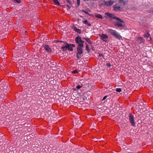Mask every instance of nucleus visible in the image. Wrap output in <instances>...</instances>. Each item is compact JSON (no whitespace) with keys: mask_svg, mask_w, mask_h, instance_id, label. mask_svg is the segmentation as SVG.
<instances>
[{"mask_svg":"<svg viewBox=\"0 0 153 153\" xmlns=\"http://www.w3.org/2000/svg\"><path fill=\"white\" fill-rule=\"evenodd\" d=\"M44 48L48 52H51V48L48 45H45Z\"/></svg>","mask_w":153,"mask_h":153,"instance_id":"1a4fd4ad","label":"nucleus"},{"mask_svg":"<svg viewBox=\"0 0 153 153\" xmlns=\"http://www.w3.org/2000/svg\"><path fill=\"white\" fill-rule=\"evenodd\" d=\"M72 28L74 29V30H75V32H76V26H75L74 25H73V26L72 27Z\"/></svg>","mask_w":153,"mask_h":153,"instance_id":"a878e982","label":"nucleus"},{"mask_svg":"<svg viewBox=\"0 0 153 153\" xmlns=\"http://www.w3.org/2000/svg\"><path fill=\"white\" fill-rule=\"evenodd\" d=\"M144 36L145 37L147 38H148L149 37L150 40H148L149 41H150L152 40L151 37L149 34L148 33L145 34L144 35Z\"/></svg>","mask_w":153,"mask_h":153,"instance_id":"f8f14e48","label":"nucleus"},{"mask_svg":"<svg viewBox=\"0 0 153 153\" xmlns=\"http://www.w3.org/2000/svg\"><path fill=\"white\" fill-rule=\"evenodd\" d=\"M68 44L67 43L65 45H63L62 47V50L63 51L66 50L68 49Z\"/></svg>","mask_w":153,"mask_h":153,"instance_id":"2eb2a0df","label":"nucleus"},{"mask_svg":"<svg viewBox=\"0 0 153 153\" xmlns=\"http://www.w3.org/2000/svg\"><path fill=\"white\" fill-rule=\"evenodd\" d=\"M99 55H100V56H102V54H99Z\"/></svg>","mask_w":153,"mask_h":153,"instance_id":"c9c22d12","label":"nucleus"},{"mask_svg":"<svg viewBox=\"0 0 153 153\" xmlns=\"http://www.w3.org/2000/svg\"><path fill=\"white\" fill-rule=\"evenodd\" d=\"M152 12H153V10H152Z\"/></svg>","mask_w":153,"mask_h":153,"instance_id":"37998d69","label":"nucleus"},{"mask_svg":"<svg viewBox=\"0 0 153 153\" xmlns=\"http://www.w3.org/2000/svg\"><path fill=\"white\" fill-rule=\"evenodd\" d=\"M86 50L88 52H89L90 51V49L89 48H88V45H87V44H86Z\"/></svg>","mask_w":153,"mask_h":153,"instance_id":"5701e85b","label":"nucleus"},{"mask_svg":"<svg viewBox=\"0 0 153 153\" xmlns=\"http://www.w3.org/2000/svg\"><path fill=\"white\" fill-rule=\"evenodd\" d=\"M105 15L107 16H108L109 17H110V18L113 19H119V20H120V18L115 16L113 14L110 13H105Z\"/></svg>","mask_w":153,"mask_h":153,"instance_id":"39448f33","label":"nucleus"},{"mask_svg":"<svg viewBox=\"0 0 153 153\" xmlns=\"http://www.w3.org/2000/svg\"><path fill=\"white\" fill-rule=\"evenodd\" d=\"M75 41L76 42V38H75Z\"/></svg>","mask_w":153,"mask_h":153,"instance_id":"e433bc0d","label":"nucleus"},{"mask_svg":"<svg viewBox=\"0 0 153 153\" xmlns=\"http://www.w3.org/2000/svg\"><path fill=\"white\" fill-rule=\"evenodd\" d=\"M1 85H2V86L1 87V88L0 87V89H6L7 88V85H6V83H4L2 84Z\"/></svg>","mask_w":153,"mask_h":153,"instance_id":"4468645a","label":"nucleus"},{"mask_svg":"<svg viewBox=\"0 0 153 153\" xmlns=\"http://www.w3.org/2000/svg\"><path fill=\"white\" fill-rule=\"evenodd\" d=\"M76 93L75 92L74 93L72 97V98L73 100H75L76 99Z\"/></svg>","mask_w":153,"mask_h":153,"instance_id":"aec40b11","label":"nucleus"},{"mask_svg":"<svg viewBox=\"0 0 153 153\" xmlns=\"http://www.w3.org/2000/svg\"><path fill=\"white\" fill-rule=\"evenodd\" d=\"M95 16L97 18L100 19H102L103 17L100 14H96L95 15Z\"/></svg>","mask_w":153,"mask_h":153,"instance_id":"a211bd4d","label":"nucleus"},{"mask_svg":"<svg viewBox=\"0 0 153 153\" xmlns=\"http://www.w3.org/2000/svg\"><path fill=\"white\" fill-rule=\"evenodd\" d=\"M147 40H148H148H150V39H149V37L148 38H147Z\"/></svg>","mask_w":153,"mask_h":153,"instance_id":"ea45409f","label":"nucleus"},{"mask_svg":"<svg viewBox=\"0 0 153 153\" xmlns=\"http://www.w3.org/2000/svg\"><path fill=\"white\" fill-rule=\"evenodd\" d=\"M14 1H15L16 2L19 3L20 2V0H14Z\"/></svg>","mask_w":153,"mask_h":153,"instance_id":"c85d7f7f","label":"nucleus"},{"mask_svg":"<svg viewBox=\"0 0 153 153\" xmlns=\"http://www.w3.org/2000/svg\"><path fill=\"white\" fill-rule=\"evenodd\" d=\"M57 42H62V41H57Z\"/></svg>","mask_w":153,"mask_h":153,"instance_id":"4c0bfd02","label":"nucleus"},{"mask_svg":"<svg viewBox=\"0 0 153 153\" xmlns=\"http://www.w3.org/2000/svg\"><path fill=\"white\" fill-rule=\"evenodd\" d=\"M86 40V41L88 42L90 44H92V42H91V41L88 38H86V39H85Z\"/></svg>","mask_w":153,"mask_h":153,"instance_id":"b1692460","label":"nucleus"},{"mask_svg":"<svg viewBox=\"0 0 153 153\" xmlns=\"http://www.w3.org/2000/svg\"><path fill=\"white\" fill-rule=\"evenodd\" d=\"M128 0H119V2L120 3H123L125 5L127 3Z\"/></svg>","mask_w":153,"mask_h":153,"instance_id":"9b49d317","label":"nucleus"},{"mask_svg":"<svg viewBox=\"0 0 153 153\" xmlns=\"http://www.w3.org/2000/svg\"><path fill=\"white\" fill-rule=\"evenodd\" d=\"M80 3V0H77V6H78L79 5Z\"/></svg>","mask_w":153,"mask_h":153,"instance_id":"bb28decb","label":"nucleus"},{"mask_svg":"<svg viewBox=\"0 0 153 153\" xmlns=\"http://www.w3.org/2000/svg\"><path fill=\"white\" fill-rule=\"evenodd\" d=\"M1 97L2 98H4V94H3V95H2L1 94Z\"/></svg>","mask_w":153,"mask_h":153,"instance_id":"2f4dec72","label":"nucleus"},{"mask_svg":"<svg viewBox=\"0 0 153 153\" xmlns=\"http://www.w3.org/2000/svg\"><path fill=\"white\" fill-rule=\"evenodd\" d=\"M109 32L113 36L117 33L115 31L112 29L109 30Z\"/></svg>","mask_w":153,"mask_h":153,"instance_id":"dca6fc26","label":"nucleus"},{"mask_svg":"<svg viewBox=\"0 0 153 153\" xmlns=\"http://www.w3.org/2000/svg\"><path fill=\"white\" fill-rule=\"evenodd\" d=\"M120 19V20H119V19H116V20L114 21V23L115 25L119 27L123 26V25L122 23H123L124 22Z\"/></svg>","mask_w":153,"mask_h":153,"instance_id":"20e7f679","label":"nucleus"},{"mask_svg":"<svg viewBox=\"0 0 153 153\" xmlns=\"http://www.w3.org/2000/svg\"><path fill=\"white\" fill-rule=\"evenodd\" d=\"M129 120L132 126H134L135 125V123L133 116L131 113L129 115Z\"/></svg>","mask_w":153,"mask_h":153,"instance_id":"423d86ee","label":"nucleus"},{"mask_svg":"<svg viewBox=\"0 0 153 153\" xmlns=\"http://www.w3.org/2000/svg\"><path fill=\"white\" fill-rule=\"evenodd\" d=\"M84 42L82 40L80 37H77V44L78 46L77 48V58H80L82 55L83 53L82 48L84 47Z\"/></svg>","mask_w":153,"mask_h":153,"instance_id":"f257e3e1","label":"nucleus"},{"mask_svg":"<svg viewBox=\"0 0 153 153\" xmlns=\"http://www.w3.org/2000/svg\"><path fill=\"white\" fill-rule=\"evenodd\" d=\"M26 31L25 30H22V32L23 33H26Z\"/></svg>","mask_w":153,"mask_h":153,"instance_id":"f704fd0d","label":"nucleus"},{"mask_svg":"<svg viewBox=\"0 0 153 153\" xmlns=\"http://www.w3.org/2000/svg\"><path fill=\"white\" fill-rule=\"evenodd\" d=\"M113 10L115 11H118L121 10V7L120 6H118L117 4L113 6Z\"/></svg>","mask_w":153,"mask_h":153,"instance_id":"0eeeda50","label":"nucleus"},{"mask_svg":"<svg viewBox=\"0 0 153 153\" xmlns=\"http://www.w3.org/2000/svg\"><path fill=\"white\" fill-rule=\"evenodd\" d=\"M116 91L117 92H120L121 91V89L120 88H117Z\"/></svg>","mask_w":153,"mask_h":153,"instance_id":"393cba45","label":"nucleus"},{"mask_svg":"<svg viewBox=\"0 0 153 153\" xmlns=\"http://www.w3.org/2000/svg\"><path fill=\"white\" fill-rule=\"evenodd\" d=\"M82 85H77V90L79 92H80V91L79 90V89H80L81 88H82Z\"/></svg>","mask_w":153,"mask_h":153,"instance_id":"4be33fe9","label":"nucleus"},{"mask_svg":"<svg viewBox=\"0 0 153 153\" xmlns=\"http://www.w3.org/2000/svg\"><path fill=\"white\" fill-rule=\"evenodd\" d=\"M101 4L104 6L109 7L112 5L114 4V2L112 0H110L108 1L102 0L101 1Z\"/></svg>","mask_w":153,"mask_h":153,"instance_id":"7ed1b4c3","label":"nucleus"},{"mask_svg":"<svg viewBox=\"0 0 153 153\" xmlns=\"http://www.w3.org/2000/svg\"><path fill=\"white\" fill-rule=\"evenodd\" d=\"M106 65L108 66L109 67H110L111 66V64L109 63H107L106 64Z\"/></svg>","mask_w":153,"mask_h":153,"instance_id":"7c9ffc66","label":"nucleus"},{"mask_svg":"<svg viewBox=\"0 0 153 153\" xmlns=\"http://www.w3.org/2000/svg\"><path fill=\"white\" fill-rule=\"evenodd\" d=\"M114 36H115L116 38H117V39H121L122 37L121 36L119 35L117 33H116L115 35H114Z\"/></svg>","mask_w":153,"mask_h":153,"instance_id":"f3484780","label":"nucleus"},{"mask_svg":"<svg viewBox=\"0 0 153 153\" xmlns=\"http://www.w3.org/2000/svg\"><path fill=\"white\" fill-rule=\"evenodd\" d=\"M83 22L84 23L87 24L89 26H90L91 25V24L88 22L87 20L83 21Z\"/></svg>","mask_w":153,"mask_h":153,"instance_id":"412c9836","label":"nucleus"},{"mask_svg":"<svg viewBox=\"0 0 153 153\" xmlns=\"http://www.w3.org/2000/svg\"><path fill=\"white\" fill-rule=\"evenodd\" d=\"M108 38V36L104 34H102L101 36V39L104 41H105V39Z\"/></svg>","mask_w":153,"mask_h":153,"instance_id":"ddd939ff","label":"nucleus"},{"mask_svg":"<svg viewBox=\"0 0 153 153\" xmlns=\"http://www.w3.org/2000/svg\"><path fill=\"white\" fill-rule=\"evenodd\" d=\"M72 73H76V70H75L74 71H72Z\"/></svg>","mask_w":153,"mask_h":153,"instance_id":"72a5a7b5","label":"nucleus"},{"mask_svg":"<svg viewBox=\"0 0 153 153\" xmlns=\"http://www.w3.org/2000/svg\"><path fill=\"white\" fill-rule=\"evenodd\" d=\"M84 1H86V0H84ZM88 0H87V1H88Z\"/></svg>","mask_w":153,"mask_h":153,"instance_id":"a19ab883","label":"nucleus"},{"mask_svg":"<svg viewBox=\"0 0 153 153\" xmlns=\"http://www.w3.org/2000/svg\"><path fill=\"white\" fill-rule=\"evenodd\" d=\"M81 30L80 29H77V33H81Z\"/></svg>","mask_w":153,"mask_h":153,"instance_id":"cd10ccee","label":"nucleus"},{"mask_svg":"<svg viewBox=\"0 0 153 153\" xmlns=\"http://www.w3.org/2000/svg\"><path fill=\"white\" fill-rule=\"evenodd\" d=\"M73 89L74 91H76V88H73Z\"/></svg>","mask_w":153,"mask_h":153,"instance_id":"58836bf2","label":"nucleus"},{"mask_svg":"<svg viewBox=\"0 0 153 153\" xmlns=\"http://www.w3.org/2000/svg\"><path fill=\"white\" fill-rule=\"evenodd\" d=\"M53 1L55 4L58 6L60 5V3L57 0H53Z\"/></svg>","mask_w":153,"mask_h":153,"instance_id":"6ab92c4d","label":"nucleus"},{"mask_svg":"<svg viewBox=\"0 0 153 153\" xmlns=\"http://www.w3.org/2000/svg\"><path fill=\"white\" fill-rule=\"evenodd\" d=\"M77 94L78 96L77 97L79 98L78 100H79L80 102H81L82 100H86L87 99V97H86V95H85V94H84L83 93L79 92L78 90H77Z\"/></svg>","mask_w":153,"mask_h":153,"instance_id":"f03ea898","label":"nucleus"},{"mask_svg":"<svg viewBox=\"0 0 153 153\" xmlns=\"http://www.w3.org/2000/svg\"><path fill=\"white\" fill-rule=\"evenodd\" d=\"M107 97L106 96H105L103 98V99H102V100H105L106 98H107Z\"/></svg>","mask_w":153,"mask_h":153,"instance_id":"473e14b6","label":"nucleus"},{"mask_svg":"<svg viewBox=\"0 0 153 153\" xmlns=\"http://www.w3.org/2000/svg\"><path fill=\"white\" fill-rule=\"evenodd\" d=\"M137 41L139 43H144L145 42V40H144L141 37H140L138 38L137 39Z\"/></svg>","mask_w":153,"mask_h":153,"instance_id":"9d476101","label":"nucleus"},{"mask_svg":"<svg viewBox=\"0 0 153 153\" xmlns=\"http://www.w3.org/2000/svg\"><path fill=\"white\" fill-rule=\"evenodd\" d=\"M68 49L69 51H72L73 50V48L75 47V45L73 44H68Z\"/></svg>","mask_w":153,"mask_h":153,"instance_id":"6e6552de","label":"nucleus"},{"mask_svg":"<svg viewBox=\"0 0 153 153\" xmlns=\"http://www.w3.org/2000/svg\"><path fill=\"white\" fill-rule=\"evenodd\" d=\"M83 12L85 13L86 14H88L89 15V13H88V11H83Z\"/></svg>","mask_w":153,"mask_h":153,"instance_id":"c756f323","label":"nucleus"},{"mask_svg":"<svg viewBox=\"0 0 153 153\" xmlns=\"http://www.w3.org/2000/svg\"><path fill=\"white\" fill-rule=\"evenodd\" d=\"M79 128H80V126H79Z\"/></svg>","mask_w":153,"mask_h":153,"instance_id":"79ce46f5","label":"nucleus"}]
</instances>
